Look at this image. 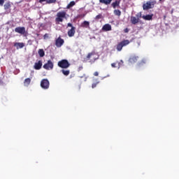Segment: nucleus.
I'll return each mask as SVG.
<instances>
[{
    "mask_svg": "<svg viewBox=\"0 0 179 179\" xmlns=\"http://www.w3.org/2000/svg\"><path fill=\"white\" fill-rule=\"evenodd\" d=\"M76 29V28L75 27H72V28L69 30L68 31V36L69 37H73V36H75V30Z\"/></svg>",
    "mask_w": 179,
    "mask_h": 179,
    "instance_id": "obj_12",
    "label": "nucleus"
},
{
    "mask_svg": "<svg viewBox=\"0 0 179 179\" xmlns=\"http://www.w3.org/2000/svg\"><path fill=\"white\" fill-rule=\"evenodd\" d=\"M43 69L46 71H50V69H54V63L51 60H48L46 64L43 65Z\"/></svg>",
    "mask_w": 179,
    "mask_h": 179,
    "instance_id": "obj_7",
    "label": "nucleus"
},
{
    "mask_svg": "<svg viewBox=\"0 0 179 179\" xmlns=\"http://www.w3.org/2000/svg\"><path fill=\"white\" fill-rule=\"evenodd\" d=\"M80 78H85V82H86V79H87V77H86V74H83V76H81Z\"/></svg>",
    "mask_w": 179,
    "mask_h": 179,
    "instance_id": "obj_34",
    "label": "nucleus"
},
{
    "mask_svg": "<svg viewBox=\"0 0 179 179\" xmlns=\"http://www.w3.org/2000/svg\"><path fill=\"white\" fill-rule=\"evenodd\" d=\"M41 87L45 90L48 89L50 87V81L47 79H43L41 82Z\"/></svg>",
    "mask_w": 179,
    "mask_h": 179,
    "instance_id": "obj_6",
    "label": "nucleus"
},
{
    "mask_svg": "<svg viewBox=\"0 0 179 179\" xmlns=\"http://www.w3.org/2000/svg\"><path fill=\"white\" fill-rule=\"evenodd\" d=\"M85 59L86 61H89V62L91 64H94L96 59H99V55L96 53V52L92 51L87 54Z\"/></svg>",
    "mask_w": 179,
    "mask_h": 179,
    "instance_id": "obj_1",
    "label": "nucleus"
},
{
    "mask_svg": "<svg viewBox=\"0 0 179 179\" xmlns=\"http://www.w3.org/2000/svg\"><path fill=\"white\" fill-rule=\"evenodd\" d=\"M14 47H16L17 50H19V48H23L24 47V43H15Z\"/></svg>",
    "mask_w": 179,
    "mask_h": 179,
    "instance_id": "obj_17",
    "label": "nucleus"
},
{
    "mask_svg": "<svg viewBox=\"0 0 179 179\" xmlns=\"http://www.w3.org/2000/svg\"><path fill=\"white\" fill-rule=\"evenodd\" d=\"M83 69V66H80L78 69V71L79 72V71H82Z\"/></svg>",
    "mask_w": 179,
    "mask_h": 179,
    "instance_id": "obj_32",
    "label": "nucleus"
},
{
    "mask_svg": "<svg viewBox=\"0 0 179 179\" xmlns=\"http://www.w3.org/2000/svg\"><path fill=\"white\" fill-rule=\"evenodd\" d=\"M156 5V1H148L145 3L143 4V10H149V9H153Z\"/></svg>",
    "mask_w": 179,
    "mask_h": 179,
    "instance_id": "obj_4",
    "label": "nucleus"
},
{
    "mask_svg": "<svg viewBox=\"0 0 179 179\" xmlns=\"http://www.w3.org/2000/svg\"><path fill=\"white\" fill-rule=\"evenodd\" d=\"M136 17H137V19H139V17H142V13H137Z\"/></svg>",
    "mask_w": 179,
    "mask_h": 179,
    "instance_id": "obj_28",
    "label": "nucleus"
},
{
    "mask_svg": "<svg viewBox=\"0 0 179 179\" xmlns=\"http://www.w3.org/2000/svg\"><path fill=\"white\" fill-rule=\"evenodd\" d=\"M67 26H68V27H71V29H72V27H73V26H72V24H71V23H68Z\"/></svg>",
    "mask_w": 179,
    "mask_h": 179,
    "instance_id": "obj_36",
    "label": "nucleus"
},
{
    "mask_svg": "<svg viewBox=\"0 0 179 179\" xmlns=\"http://www.w3.org/2000/svg\"><path fill=\"white\" fill-rule=\"evenodd\" d=\"M15 33H19V34H25L26 28L24 27H18L15 29Z\"/></svg>",
    "mask_w": 179,
    "mask_h": 179,
    "instance_id": "obj_9",
    "label": "nucleus"
},
{
    "mask_svg": "<svg viewBox=\"0 0 179 179\" xmlns=\"http://www.w3.org/2000/svg\"><path fill=\"white\" fill-rule=\"evenodd\" d=\"M113 0H99V3H102L103 5H106L108 6V5L111 4Z\"/></svg>",
    "mask_w": 179,
    "mask_h": 179,
    "instance_id": "obj_14",
    "label": "nucleus"
},
{
    "mask_svg": "<svg viewBox=\"0 0 179 179\" xmlns=\"http://www.w3.org/2000/svg\"><path fill=\"white\" fill-rule=\"evenodd\" d=\"M159 2H162V0H159Z\"/></svg>",
    "mask_w": 179,
    "mask_h": 179,
    "instance_id": "obj_38",
    "label": "nucleus"
},
{
    "mask_svg": "<svg viewBox=\"0 0 179 179\" xmlns=\"http://www.w3.org/2000/svg\"><path fill=\"white\" fill-rule=\"evenodd\" d=\"M102 30L103 31H110L111 30V25L110 24H106L103 26Z\"/></svg>",
    "mask_w": 179,
    "mask_h": 179,
    "instance_id": "obj_13",
    "label": "nucleus"
},
{
    "mask_svg": "<svg viewBox=\"0 0 179 179\" xmlns=\"http://www.w3.org/2000/svg\"><path fill=\"white\" fill-rule=\"evenodd\" d=\"M64 19H66V10L59 11L55 17L56 23H62Z\"/></svg>",
    "mask_w": 179,
    "mask_h": 179,
    "instance_id": "obj_2",
    "label": "nucleus"
},
{
    "mask_svg": "<svg viewBox=\"0 0 179 179\" xmlns=\"http://www.w3.org/2000/svg\"><path fill=\"white\" fill-rule=\"evenodd\" d=\"M38 53L39 55V57H41V58H43V57H44V55H45V52H44V50H43V49H39L38 51Z\"/></svg>",
    "mask_w": 179,
    "mask_h": 179,
    "instance_id": "obj_22",
    "label": "nucleus"
},
{
    "mask_svg": "<svg viewBox=\"0 0 179 179\" xmlns=\"http://www.w3.org/2000/svg\"><path fill=\"white\" fill-rule=\"evenodd\" d=\"M120 3H121V0H115L111 3V6L113 9H115L116 8H120Z\"/></svg>",
    "mask_w": 179,
    "mask_h": 179,
    "instance_id": "obj_11",
    "label": "nucleus"
},
{
    "mask_svg": "<svg viewBox=\"0 0 179 179\" xmlns=\"http://www.w3.org/2000/svg\"><path fill=\"white\" fill-rule=\"evenodd\" d=\"M99 19H103V15L99 14L98 15H96V16L95 17V20H99Z\"/></svg>",
    "mask_w": 179,
    "mask_h": 179,
    "instance_id": "obj_27",
    "label": "nucleus"
},
{
    "mask_svg": "<svg viewBox=\"0 0 179 179\" xmlns=\"http://www.w3.org/2000/svg\"><path fill=\"white\" fill-rule=\"evenodd\" d=\"M94 76H99V72L95 71V72L94 73Z\"/></svg>",
    "mask_w": 179,
    "mask_h": 179,
    "instance_id": "obj_35",
    "label": "nucleus"
},
{
    "mask_svg": "<svg viewBox=\"0 0 179 179\" xmlns=\"http://www.w3.org/2000/svg\"><path fill=\"white\" fill-rule=\"evenodd\" d=\"M76 5V3L75 1H71L67 6H66V9H71L73 6H75Z\"/></svg>",
    "mask_w": 179,
    "mask_h": 179,
    "instance_id": "obj_21",
    "label": "nucleus"
},
{
    "mask_svg": "<svg viewBox=\"0 0 179 179\" xmlns=\"http://www.w3.org/2000/svg\"><path fill=\"white\" fill-rule=\"evenodd\" d=\"M3 3H5V0H0V6H3Z\"/></svg>",
    "mask_w": 179,
    "mask_h": 179,
    "instance_id": "obj_29",
    "label": "nucleus"
},
{
    "mask_svg": "<svg viewBox=\"0 0 179 179\" xmlns=\"http://www.w3.org/2000/svg\"><path fill=\"white\" fill-rule=\"evenodd\" d=\"M124 31L125 33H128L129 31V29L128 28H126V29H124Z\"/></svg>",
    "mask_w": 179,
    "mask_h": 179,
    "instance_id": "obj_37",
    "label": "nucleus"
},
{
    "mask_svg": "<svg viewBox=\"0 0 179 179\" xmlns=\"http://www.w3.org/2000/svg\"><path fill=\"white\" fill-rule=\"evenodd\" d=\"M57 66L62 68V69H67L71 66V63L67 59H62L58 62Z\"/></svg>",
    "mask_w": 179,
    "mask_h": 179,
    "instance_id": "obj_3",
    "label": "nucleus"
},
{
    "mask_svg": "<svg viewBox=\"0 0 179 179\" xmlns=\"http://www.w3.org/2000/svg\"><path fill=\"white\" fill-rule=\"evenodd\" d=\"M138 59H139V57L133 56L129 58V62H131V64H135V62H138Z\"/></svg>",
    "mask_w": 179,
    "mask_h": 179,
    "instance_id": "obj_15",
    "label": "nucleus"
},
{
    "mask_svg": "<svg viewBox=\"0 0 179 179\" xmlns=\"http://www.w3.org/2000/svg\"><path fill=\"white\" fill-rule=\"evenodd\" d=\"M48 37H49L48 34H45L43 36L44 40H45V38H48Z\"/></svg>",
    "mask_w": 179,
    "mask_h": 179,
    "instance_id": "obj_33",
    "label": "nucleus"
},
{
    "mask_svg": "<svg viewBox=\"0 0 179 179\" xmlns=\"http://www.w3.org/2000/svg\"><path fill=\"white\" fill-rule=\"evenodd\" d=\"M131 43L129 40H123L120 43H119L117 46L116 49L117 51H122L123 47H126V45H128Z\"/></svg>",
    "mask_w": 179,
    "mask_h": 179,
    "instance_id": "obj_5",
    "label": "nucleus"
},
{
    "mask_svg": "<svg viewBox=\"0 0 179 179\" xmlns=\"http://www.w3.org/2000/svg\"><path fill=\"white\" fill-rule=\"evenodd\" d=\"M98 84L99 83H93L92 85V89H94V87H96V86H97Z\"/></svg>",
    "mask_w": 179,
    "mask_h": 179,
    "instance_id": "obj_31",
    "label": "nucleus"
},
{
    "mask_svg": "<svg viewBox=\"0 0 179 179\" xmlns=\"http://www.w3.org/2000/svg\"><path fill=\"white\" fill-rule=\"evenodd\" d=\"M142 17L144 20H152L153 19V14L143 15Z\"/></svg>",
    "mask_w": 179,
    "mask_h": 179,
    "instance_id": "obj_18",
    "label": "nucleus"
},
{
    "mask_svg": "<svg viewBox=\"0 0 179 179\" xmlns=\"http://www.w3.org/2000/svg\"><path fill=\"white\" fill-rule=\"evenodd\" d=\"M82 27H89V26H90V22H89L88 21H84L82 24H81Z\"/></svg>",
    "mask_w": 179,
    "mask_h": 179,
    "instance_id": "obj_25",
    "label": "nucleus"
},
{
    "mask_svg": "<svg viewBox=\"0 0 179 179\" xmlns=\"http://www.w3.org/2000/svg\"><path fill=\"white\" fill-rule=\"evenodd\" d=\"M43 2H46L47 4L50 5V3H55L57 0H39L40 3H43Z\"/></svg>",
    "mask_w": 179,
    "mask_h": 179,
    "instance_id": "obj_16",
    "label": "nucleus"
},
{
    "mask_svg": "<svg viewBox=\"0 0 179 179\" xmlns=\"http://www.w3.org/2000/svg\"><path fill=\"white\" fill-rule=\"evenodd\" d=\"M43 66V61L39 60L36 62H35L34 65V69H36V71H40V69Z\"/></svg>",
    "mask_w": 179,
    "mask_h": 179,
    "instance_id": "obj_10",
    "label": "nucleus"
},
{
    "mask_svg": "<svg viewBox=\"0 0 179 179\" xmlns=\"http://www.w3.org/2000/svg\"><path fill=\"white\" fill-rule=\"evenodd\" d=\"M113 13L115 16H121V10H114Z\"/></svg>",
    "mask_w": 179,
    "mask_h": 179,
    "instance_id": "obj_26",
    "label": "nucleus"
},
{
    "mask_svg": "<svg viewBox=\"0 0 179 179\" xmlns=\"http://www.w3.org/2000/svg\"><path fill=\"white\" fill-rule=\"evenodd\" d=\"M31 83V79L30 78H26L24 80V86H29V85H30V83Z\"/></svg>",
    "mask_w": 179,
    "mask_h": 179,
    "instance_id": "obj_24",
    "label": "nucleus"
},
{
    "mask_svg": "<svg viewBox=\"0 0 179 179\" xmlns=\"http://www.w3.org/2000/svg\"><path fill=\"white\" fill-rule=\"evenodd\" d=\"M131 22L132 24H136L139 23V18H136V17H131Z\"/></svg>",
    "mask_w": 179,
    "mask_h": 179,
    "instance_id": "obj_19",
    "label": "nucleus"
},
{
    "mask_svg": "<svg viewBox=\"0 0 179 179\" xmlns=\"http://www.w3.org/2000/svg\"><path fill=\"white\" fill-rule=\"evenodd\" d=\"M111 66L112 68H117V63H112Z\"/></svg>",
    "mask_w": 179,
    "mask_h": 179,
    "instance_id": "obj_30",
    "label": "nucleus"
},
{
    "mask_svg": "<svg viewBox=\"0 0 179 179\" xmlns=\"http://www.w3.org/2000/svg\"><path fill=\"white\" fill-rule=\"evenodd\" d=\"M62 73H63V75H64V76H69V73H71V71L69 70H66V69H62L61 71Z\"/></svg>",
    "mask_w": 179,
    "mask_h": 179,
    "instance_id": "obj_20",
    "label": "nucleus"
},
{
    "mask_svg": "<svg viewBox=\"0 0 179 179\" xmlns=\"http://www.w3.org/2000/svg\"><path fill=\"white\" fill-rule=\"evenodd\" d=\"M64 43H65L64 39L61 38V37H59L55 41V45H56V47L59 48L62 47V45H64Z\"/></svg>",
    "mask_w": 179,
    "mask_h": 179,
    "instance_id": "obj_8",
    "label": "nucleus"
},
{
    "mask_svg": "<svg viewBox=\"0 0 179 179\" xmlns=\"http://www.w3.org/2000/svg\"><path fill=\"white\" fill-rule=\"evenodd\" d=\"M3 6H4L5 10H8V9H10V7L12 6V5L10 4V2H6Z\"/></svg>",
    "mask_w": 179,
    "mask_h": 179,
    "instance_id": "obj_23",
    "label": "nucleus"
}]
</instances>
